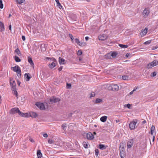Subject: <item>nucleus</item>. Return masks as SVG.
I'll return each instance as SVG.
<instances>
[{
  "instance_id": "f257e3e1",
  "label": "nucleus",
  "mask_w": 158,
  "mask_h": 158,
  "mask_svg": "<svg viewBox=\"0 0 158 158\" xmlns=\"http://www.w3.org/2000/svg\"><path fill=\"white\" fill-rule=\"evenodd\" d=\"M11 69H12V70L14 72H16L17 73V76L19 77H21V70L20 67L19 66L16 65L15 67H12L11 68Z\"/></svg>"
},
{
  "instance_id": "f03ea898",
  "label": "nucleus",
  "mask_w": 158,
  "mask_h": 158,
  "mask_svg": "<svg viewBox=\"0 0 158 158\" xmlns=\"http://www.w3.org/2000/svg\"><path fill=\"white\" fill-rule=\"evenodd\" d=\"M48 59H50V63L49 64V66L51 69L54 67L56 64L57 62L56 59L54 58H50L49 57H47Z\"/></svg>"
},
{
  "instance_id": "7ed1b4c3",
  "label": "nucleus",
  "mask_w": 158,
  "mask_h": 158,
  "mask_svg": "<svg viewBox=\"0 0 158 158\" xmlns=\"http://www.w3.org/2000/svg\"><path fill=\"white\" fill-rule=\"evenodd\" d=\"M157 65H158V61L155 60L148 64L147 66V68L148 69H150Z\"/></svg>"
},
{
  "instance_id": "20e7f679",
  "label": "nucleus",
  "mask_w": 158,
  "mask_h": 158,
  "mask_svg": "<svg viewBox=\"0 0 158 158\" xmlns=\"http://www.w3.org/2000/svg\"><path fill=\"white\" fill-rule=\"evenodd\" d=\"M137 123V121H134L131 122L129 123V128L131 130L134 129L135 127V125Z\"/></svg>"
},
{
  "instance_id": "39448f33",
  "label": "nucleus",
  "mask_w": 158,
  "mask_h": 158,
  "mask_svg": "<svg viewBox=\"0 0 158 158\" xmlns=\"http://www.w3.org/2000/svg\"><path fill=\"white\" fill-rule=\"evenodd\" d=\"M35 105L37 107L41 110H44L45 109V106L43 103L37 102Z\"/></svg>"
},
{
  "instance_id": "423d86ee",
  "label": "nucleus",
  "mask_w": 158,
  "mask_h": 158,
  "mask_svg": "<svg viewBox=\"0 0 158 158\" xmlns=\"http://www.w3.org/2000/svg\"><path fill=\"white\" fill-rule=\"evenodd\" d=\"M150 13V11L149 9L146 8L142 12V15L144 17H146Z\"/></svg>"
},
{
  "instance_id": "0eeeda50",
  "label": "nucleus",
  "mask_w": 158,
  "mask_h": 158,
  "mask_svg": "<svg viewBox=\"0 0 158 158\" xmlns=\"http://www.w3.org/2000/svg\"><path fill=\"white\" fill-rule=\"evenodd\" d=\"M60 100V98L54 97L51 98L50 99V102L51 103L57 102H59Z\"/></svg>"
},
{
  "instance_id": "6e6552de",
  "label": "nucleus",
  "mask_w": 158,
  "mask_h": 158,
  "mask_svg": "<svg viewBox=\"0 0 158 158\" xmlns=\"http://www.w3.org/2000/svg\"><path fill=\"white\" fill-rule=\"evenodd\" d=\"M98 37L99 40L104 41L107 39L108 36L106 35L103 34L100 35Z\"/></svg>"
},
{
  "instance_id": "1a4fd4ad",
  "label": "nucleus",
  "mask_w": 158,
  "mask_h": 158,
  "mask_svg": "<svg viewBox=\"0 0 158 158\" xmlns=\"http://www.w3.org/2000/svg\"><path fill=\"white\" fill-rule=\"evenodd\" d=\"M10 82L11 86L12 87V89H15V88H16V84L15 81L13 79L10 78Z\"/></svg>"
},
{
  "instance_id": "9d476101",
  "label": "nucleus",
  "mask_w": 158,
  "mask_h": 158,
  "mask_svg": "<svg viewBox=\"0 0 158 158\" xmlns=\"http://www.w3.org/2000/svg\"><path fill=\"white\" fill-rule=\"evenodd\" d=\"M69 18L71 19V21H70V22L71 23H73L77 21V18L75 15H71L69 16Z\"/></svg>"
},
{
  "instance_id": "9b49d317",
  "label": "nucleus",
  "mask_w": 158,
  "mask_h": 158,
  "mask_svg": "<svg viewBox=\"0 0 158 158\" xmlns=\"http://www.w3.org/2000/svg\"><path fill=\"white\" fill-rule=\"evenodd\" d=\"M19 111V109L18 108H14L12 109L10 111V113L12 114H14L16 113H18Z\"/></svg>"
},
{
  "instance_id": "f8f14e48",
  "label": "nucleus",
  "mask_w": 158,
  "mask_h": 158,
  "mask_svg": "<svg viewBox=\"0 0 158 158\" xmlns=\"http://www.w3.org/2000/svg\"><path fill=\"white\" fill-rule=\"evenodd\" d=\"M110 87L113 91H118L119 89V86L116 84L112 85Z\"/></svg>"
},
{
  "instance_id": "ddd939ff",
  "label": "nucleus",
  "mask_w": 158,
  "mask_h": 158,
  "mask_svg": "<svg viewBox=\"0 0 158 158\" xmlns=\"http://www.w3.org/2000/svg\"><path fill=\"white\" fill-rule=\"evenodd\" d=\"M148 29L145 28L144 29H142L140 33V35L141 37L145 35L147 33Z\"/></svg>"
},
{
  "instance_id": "4468645a",
  "label": "nucleus",
  "mask_w": 158,
  "mask_h": 158,
  "mask_svg": "<svg viewBox=\"0 0 158 158\" xmlns=\"http://www.w3.org/2000/svg\"><path fill=\"white\" fill-rule=\"evenodd\" d=\"M86 137L88 139L92 140L94 138L93 135L91 132H89L87 133Z\"/></svg>"
},
{
  "instance_id": "2eb2a0df",
  "label": "nucleus",
  "mask_w": 158,
  "mask_h": 158,
  "mask_svg": "<svg viewBox=\"0 0 158 158\" xmlns=\"http://www.w3.org/2000/svg\"><path fill=\"white\" fill-rule=\"evenodd\" d=\"M18 113L19 115H20L21 116H22L23 117H28L29 116V114L28 113H23L21 112L19 110V111Z\"/></svg>"
},
{
  "instance_id": "dca6fc26",
  "label": "nucleus",
  "mask_w": 158,
  "mask_h": 158,
  "mask_svg": "<svg viewBox=\"0 0 158 158\" xmlns=\"http://www.w3.org/2000/svg\"><path fill=\"white\" fill-rule=\"evenodd\" d=\"M65 60L64 59L60 57H59V63L60 64H65Z\"/></svg>"
},
{
  "instance_id": "f3484780",
  "label": "nucleus",
  "mask_w": 158,
  "mask_h": 158,
  "mask_svg": "<svg viewBox=\"0 0 158 158\" xmlns=\"http://www.w3.org/2000/svg\"><path fill=\"white\" fill-rule=\"evenodd\" d=\"M4 30V24L1 22L0 21V31L2 32Z\"/></svg>"
},
{
  "instance_id": "a211bd4d",
  "label": "nucleus",
  "mask_w": 158,
  "mask_h": 158,
  "mask_svg": "<svg viewBox=\"0 0 158 158\" xmlns=\"http://www.w3.org/2000/svg\"><path fill=\"white\" fill-rule=\"evenodd\" d=\"M133 140H132L128 141L127 143V148H130L133 145Z\"/></svg>"
},
{
  "instance_id": "6ab92c4d",
  "label": "nucleus",
  "mask_w": 158,
  "mask_h": 158,
  "mask_svg": "<svg viewBox=\"0 0 158 158\" xmlns=\"http://www.w3.org/2000/svg\"><path fill=\"white\" fill-rule=\"evenodd\" d=\"M25 77L26 78V80L28 81L31 78L30 74L29 73H26L24 75Z\"/></svg>"
},
{
  "instance_id": "aec40b11",
  "label": "nucleus",
  "mask_w": 158,
  "mask_h": 158,
  "mask_svg": "<svg viewBox=\"0 0 158 158\" xmlns=\"http://www.w3.org/2000/svg\"><path fill=\"white\" fill-rule=\"evenodd\" d=\"M37 155L38 158H41L42 156V154L40 150H38L37 152Z\"/></svg>"
},
{
  "instance_id": "412c9836",
  "label": "nucleus",
  "mask_w": 158,
  "mask_h": 158,
  "mask_svg": "<svg viewBox=\"0 0 158 158\" xmlns=\"http://www.w3.org/2000/svg\"><path fill=\"white\" fill-rule=\"evenodd\" d=\"M155 131V128L154 125H152L151 128V133L153 135L154 132Z\"/></svg>"
},
{
  "instance_id": "4be33fe9",
  "label": "nucleus",
  "mask_w": 158,
  "mask_h": 158,
  "mask_svg": "<svg viewBox=\"0 0 158 158\" xmlns=\"http://www.w3.org/2000/svg\"><path fill=\"white\" fill-rule=\"evenodd\" d=\"M107 117L106 116H102L100 118V120L103 122H106L107 120Z\"/></svg>"
},
{
  "instance_id": "5701e85b",
  "label": "nucleus",
  "mask_w": 158,
  "mask_h": 158,
  "mask_svg": "<svg viewBox=\"0 0 158 158\" xmlns=\"http://www.w3.org/2000/svg\"><path fill=\"white\" fill-rule=\"evenodd\" d=\"M30 115L32 118H35L37 116V114L35 112H31L30 113Z\"/></svg>"
},
{
  "instance_id": "b1692460",
  "label": "nucleus",
  "mask_w": 158,
  "mask_h": 158,
  "mask_svg": "<svg viewBox=\"0 0 158 158\" xmlns=\"http://www.w3.org/2000/svg\"><path fill=\"white\" fill-rule=\"evenodd\" d=\"M120 151V154H122L123 155H124V149L123 147H121V146L119 148Z\"/></svg>"
},
{
  "instance_id": "393cba45",
  "label": "nucleus",
  "mask_w": 158,
  "mask_h": 158,
  "mask_svg": "<svg viewBox=\"0 0 158 158\" xmlns=\"http://www.w3.org/2000/svg\"><path fill=\"white\" fill-rule=\"evenodd\" d=\"M28 61L29 63L31 65H34V63L32 60V58L30 57H28Z\"/></svg>"
},
{
  "instance_id": "a878e982",
  "label": "nucleus",
  "mask_w": 158,
  "mask_h": 158,
  "mask_svg": "<svg viewBox=\"0 0 158 158\" xmlns=\"http://www.w3.org/2000/svg\"><path fill=\"white\" fill-rule=\"evenodd\" d=\"M116 55L117 54H116L115 52H113L111 53V55L110 54H108L106 55V56L110 57V56H111L113 58H114L116 57Z\"/></svg>"
},
{
  "instance_id": "bb28decb",
  "label": "nucleus",
  "mask_w": 158,
  "mask_h": 158,
  "mask_svg": "<svg viewBox=\"0 0 158 158\" xmlns=\"http://www.w3.org/2000/svg\"><path fill=\"white\" fill-rule=\"evenodd\" d=\"M99 148L101 150L105 149L106 148V147L105 145L104 144H99L98 145Z\"/></svg>"
},
{
  "instance_id": "cd10ccee",
  "label": "nucleus",
  "mask_w": 158,
  "mask_h": 158,
  "mask_svg": "<svg viewBox=\"0 0 158 158\" xmlns=\"http://www.w3.org/2000/svg\"><path fill=\"white\" fill-rule=\"evenodd\" d=\"M56 2L57 3V6L59 8L61 9V8H62V6H61V4L60 3L59 0H55Z\"/></svg>"
},
{
  "instance_id": "c85d7f7f",
  "label": "nucleus",
  "mask_w": 158,
  "mask_h": 158,
  "mask_svg": "<svg viewBox=\"0 0 158 158\" xmlns=\"http://www.w3.org/2000/svg\"><path fill=\"white\" fill-rule=\"evenodd\" d=\"M12 90L13 91V93L17 97L18 96V94L16 90V88H15V89H12Z\"/></svg>"
},
{
  "instance_id": "c756f323",
  "label": "nucleus",
  "mask_w": 158,
  "mask_h": 158,
  "mask_svg": "<svg viewBox=\"0 0 158 158\" xmlns=\"http://www.w3.org/2000/svg\"><path fill=\"white\" fill-rule=\"evenodd\" d=\"M15 60L16 62H19L21 61V60L19 58V57L16 56L14 57Z\"/></svg>"
},
{
  "instance_id": "7c9ffc66",
  "label": "nucleus",
  "mask_w": 158,
  "mask_h": 158,
  "mask_svg": "<svg viewBox=\"0 0 158 158\" xmlns=\"http://www.w3.org/2000/svg\"><path fill=\"white\" fill-rule=\"evenodd\" d=\"M119 46L122 48H126L128 47L127 45H125L123 44H119Z\"/></svg>"
},
{
  "instance_id": "2f4dec72",
  "label": "nucleus",
  "mask_w": 158,
  "mask_h": 158,
  "mask_svg": "<svg viewBox=\"0 0 158 158\" xmlns=\"http://www.w3.org/2000/svg\"><path fill=\"white\" fill-rule=\"evenodd\" d=\"M15 52L17 54V55H19L21 54L18 48H17L15 50Z\"/></svg>"
},
{
  "instance_id": "473e14b6",
  "label": "nucleus",
  "mask_w": 158,
  "mask_h": 158,
  "mask_svg": "<svg viewBox=\"0 0 158 158\" xmlns=\"http://www.w3.org/2000/svg\"><path fill=\"white\" fill-rule=\"evenodd\" d=\"M122 78L124 80H127L128 79L129 77L126 75H123L122 76Z\"/></svg>"
},
{
  "instance_id": "72a5a7b5",
  "label": "nucleus",
  "mask_w": 158,
  "mask_h": 158,
  "mask_svg": "<svg viewBox=\"0 0 158 158\" xmlns=\"http://www.w3.org/2000/svg\"><path fill=\"white\" fill-rule=\"evenodd\" d=\"M102 102V100L101 99L99 98H97L95 100V102L97 103H100Z\"/></svg>"
},
{
  "instance_id": "f704fd0d",
  "label": "nucleus",
  "mask_w": 158,
  "mask_h": 158,
  "mask_svg": "<svg viewBox=\"0 0 158 158\" xmlns=\"http://www.w3.org/2000/svg\"><path fill=\"white\" fill-rule=\"evenodd\" d=\"M17 1L19 4H21L25 1V0H17Z\"/></svg>"
},
{
  "instance_id": "c9c22d12",
  "label": "nucleus",
  "mask_w": 158,
  "mask_h": 158,
  "mask_svg": "<svg viewBox=\"0 0 158 158\" xmlns=\"http://www.w3.org/2000/svg\"><path fill=\"white\" fill-rule=\"evenodd\" d=\"M83 145L85 148H88V144L86 142H83Z\"/></svg>"
},
{
  "instance_id": "e433bc0d",
  "label": "nucleus",
  "mask_w": 158,
  "mask_h": 158,
  "mask_svg": "<svg viewBox=\"0 0 158 158\" xmlns=\"http://www.w3.org/2000/svg\"><path fill=\"white\" fill-rule=\"evenodd\" d=\"M3 5L2 4V0H0V8L1 9L3 8Z\"/></svg>"
},
{
  "instance_id": "4c0bfd02",
  "label": "nucleus",
  "mask_w": 158,
  "mask_h": 158,
  "mask_svg": "<svg viewBox=\"0 0 158 158\" xmlns=\"http://www.w3.org/2000/svg\"><path fill=\"white\" fill-rule=\"evenodd\" d=\"M151 40H148L146 42H145L144 44L147 45L150 44L151 43Z\"/></svg>"
},
{
  "instance_id": "58836bf2",
  "label": "nucleus",
  "mask_w": 158,
  "mask_h": 158,
  "mask_svg": "<svg viewBox=\"0 0 158 158\" xmlns=\"http://www.w3.org/2000/svg\"><path fill=\"white\" fill-rule=\"evenodd\" d=\"M48 143L50 144H52L54 143V140L52 139H49L48 141Z\"/></svg>"
},
{
  "instance_id": "ea45409f",
  "label": "nucleus",
  "mask_w": 158,
  "mask_h": 158,
  "mask_svg": "<svg viewBox=\"0 0 158 158\" xmlns=\"http://www.w3.org/2000/svg\"><path fill=\"white\" fill-rule=\"evenodd\" d=\"M80 44V45H80V46H84L85 45V42H80V44Z\"/></svg>"
},
{
  "instance_id": "a19ab883",
  "label": "nucleus",
  "mask_w": 158,
  "mask_h": 158,
  "mask_svg": "<svg viewBox=\"0 0 158 158\" xmlns=\"http://www.w3.org/2000/svg\"><path fill=\"white\" fill-rule=\"evenodd\" d=\"M75 41L76 43L77 44L80 45V41L77 38H76L75 39Z\"/></svg>"
},
{
  "instance_id": "79ce46f5",
  "label": "nucleus",
  "mask_w": 158,
  "mask_h": 158,
  "mask_svg": "<svg viewBox=\"0 0 158 158\" xmlns=\"http://www.w3.org/2000/svg\"><path fill=\"white\" fill-rule=\"evenodd\" d=\"M95 155L97 156L98 155L99 150L98 149H96L95 150Z\"/></svg>"
},
{
  "instance_id": "37998d69",
  "label": "nucleus",
  "mask_w": 158,
  "mask_h": 158,
  "mask_svg": "<svg viewBox=\"0 0 158 158\" xmlns=\"http://www.w3.org/2000/svg\"><path fill=\"white\" fill-rule=\"evenodd\" d=\"M95 96V93L94 92H91L90 94V98L94 97Z\"/></svg>"
},
{
  "instance_id": "c03bdc74",
  "label": "nucleus",
  "mask_w": 158,
  "mask_h": 158,
  "mask_svg": "<svg viewBox=\"0 0 158 158\" xmlns=\"http://www.w3.org/2000/svg\"><path fill=\"white\" fill-rule=\"evenodd\" d=\"M69 37L70 38L72 41H73V35L71 34H69Z\"/></svg>"
},
{
  "instance_id": "a18cd8bd",
  "label": "nucleus",
  "mask_w": 158,
  "mask_h": 158,
  "mask_svg": "<svg viewBox=\"0 0 158 158\" xmlns=\"http://www.w3.org/2000/svg\"><path fill=\"white\" fill-rule=\"evenodd\" d=\"M82 54V52L81 50H79L77 52V55L80 56Z\"/></svg>"
},
{
  "instance_id": "49530a36",
  "label": "nucleus",
  "mask_w": 158,
  "mask_h": 158,
  "mask_svg": "<svg viewBox=\"0 0 158 158\" xmlns=\"http://www.w3.org/2000/svg\"><path fill=\"white\" fill-rule=\"evenodd\" d=\"M137 89V88H135V89H134L132 91H131V92H130L129 93V94L130 95H131L133 93H134V92Z\"/></svg>"
},
{
  "instance_id": "de8ad7c7",
  "label": "nucleus",
  "mask_w": 158,
  "mask_h": 158,
  "mask_svg": "<svg viewBox=\"0 0 158 158\" xmlns=\"http://www.w3.org/2000/svg\"><path fill=\"white\" fill-rule=\"evenodd\" d=\"M62 128L64 130L65 128H66V124H62Z\"/></svg>"
},
{
  "instance_id": "09e8293b",
  "label": "nucleus",
  "mask_w": 158,
  "mask_h": 158,
  "mask_svg": "<svg viewBox=\"0 0 158 158\" xmlns=\"http://www.w3.org/2000/svg\"><path fill=\"white\" fill-rule=\"evenodd\" d=\"M67 85L68 88H71V85L70 84H68V83H67Z\"/></svg>"
},
{
  "instance_id": "8fccbe9b",
  "label": "nucleus",
  "mask_w": 158,
  "mask_h": 158,
  "mask_svg": "<svg viewBox=\"0 0 158 158\" xmlns=\"http://www.w3.org/2000/svg\"><path fill=\"white\" fill-rule=\"evenodd\" d=\"M43 136L45 138H47L48 137V135L47 133H44L43 135Z\"/></svg>"
},
{
  "instance_id": "3c124183",
  "label": "nucleus",
  "mask_w": 158,
  "mask_h": 158,
  "mask_svg": "<svg viewBox=\"0 0 158 158\" xmlns=\"http://www.w3.org/2000/svg\"><path fill=\"white\" fill-rule=\"evenodd\" d=\"M156 72H154L152 73V75L153 77H154L156 76Z\"/></svg>"
},
{
  "instance_id": "603ef678",
  "label": "nucleus",
  "mask_w": 158,
  "mask_h": 158,
  "mask_svg": "<svg viewBox=\"0 0 158 158\" xmlns=\"http://www.w3.org/2000/svg\"><path fill=\"white\" fill-rule=\"evenodd\" d=\"M131 55V54L130 53H127L126 55V57H128L130 56Z\"/></svg>"
},
{
  "instance_id": "864d4df0",
  "label": "nucleus",
  "mask_w": 158,
  "mask_h": 158,
  "mask_svg": "<svg viewBox=\"0 0 158 158\" xmlns=\"http://www.w3.org/2000/svg\"><path fill=\"white\" fill-rule=\"evenodd\" d=\"M22 38L23 41H24L25 40V37L23 35L22 37Z\"/></svg>"
},
{
  "instance_id": "5fc2aeb1",
  "label": "nucleus",
  "mask_w": 158,
  "mask_h": 158,
  "mask_svg": "<svg viewBox=\"0 0 158 158\" xmlns=\"http://www.w3.org/2000/svg\"><path fill=\"white\" fill-rule=\"evenodd\" d=\"M127 106L128 108H130L131 105L130 104H128L126 105Z\"/></svg>"
},
{
  "instance_id": "6e6d98bb",
  "label": "nucleus",
  "mask_w": 158,
  "mask_h": 158,
  "mask_svg": "<svg viewBox=\"0 0 158 158\" xmlns=\"http://www.w3.org/2000/svg\"><path fill=\"white\" fill-rule=\"evenodd\" d=\"M62 69H63V67L62 66H60L58 69V70H59V71H60L62 70Z\"/></svg>"
},
{
  "instance_id": "4d7b16f0",
  "label": "nucleus",
  "mask_w": 158,
  "mask_h": 158,
  "mask_svg": "<svg viewBox=\"0 0 158 158\" xmlns=\"http://www.w3.org/2000/svg\"><path fill=\"white\" fill-rule=\"evenodd\" d=\"M29 140L31 142H34L33 139L31 138H30Z\"/></svg>"
},
{
  "instance_id": "13d9d810",
  "label": "nucleus",
  "mask_w": 158,
  "mask_h": 158,
  "mask_svg": "<svg viewBox=\"0 0 158 158\" xmlns=\"http://www.w3.org/2000/svg\"><path fill=\"white\" fill-rule=\"evenodd\" d=\"M9 30H10V31H11V25H10V26H9Z\"/></svg>"
},
{
  "instance_id": "bf43d9fd",
  "label": "nucleus",
  "mask_w": 158,
  "mask_h": 158,
  "mask_svg": "<svg viewBox=\"0 0 158 158\" xmlns=\"http://www.w3.org/2000/svg\"><path fill=\"white\" fill-rule=\"evenodd\" d=\"M124 155H123L122 154H120V156L121 158H124Z\"/></svg>"
},
{
  "instance_id": "052dcab7",
  "label": "nucleus",
  "mask_w": 158,
  "mask_h": 158,
  "mask_svg": "<svg viewBox=\"0 0 158 158\" xmlns=\"http://www.w3.org/2000/svg\"><path fill=\"white\" fill-rule=\"evenodd\" d=\"M146 123V121L144 120L142 122V124H145Z\"/></svg>"
},
{
  "instance_id": "680f3d73",
  "label": "nucleus",
  "mask_w": 158,
  "mask_h": 158,
  "mask_svg": "<svg viewBox=\"0 0 158 158\" xmlns=\"http://www.w3.org/2000/svg\"><path fill=\"white\" fill-rule=\"evenodd\" d=\"M89 37L88 36H86L85 37V39L86 40H87L89 39Z\"/></svg>"
},
{
  "instance_id": "e2e57ef3",
  "label": "nucleus",
  "mask_w": 158,
  "mask_h": 158,
  "mask_svg": "<svg viewBox=\"0 0 158 158\" xmlns=\"http://www.w3.org/2000/svg\"><path fill=\"white\" fill-rule=\"evenodd\" d=\"M155 136H153V139H152V141L153 142H154V140H155Z\"/></svg>"
},
{
  "instance_id": "0e129e2a",
  "label": "nucleus",
  "mask_w": 158,
  "mask_h": 158,
  "mask_svg": "<svg viewBox=\"0 0 158 158\" xmlns=\"http://www.w3.org/2000/svg\"><path fill=\"white\" fill-rule=\"evenodd\" d=\"M21 82L19 81H18V84L19 85H20Z\"/></svg>"
},
{
  "instance_id": "69168bd1",
  "label": "nucleus",
  "mask_w": 158,
  "mask_h": 158,
  "mask_svg": "<svg viewBox=\"0 0 158 158\" xmlns=\"http://www.w3.org/2000/svg\"><path fill=\"white\" fill-rule=\"evenodd\" d=\"M72 113H70V114H69V116H72Z\"/></svg>"
},
{
  "instance_id": "338daca9",
  "label": "nucleus",
  "mask_w": 158,
  "mask_h": 158,
  "mask_svg": "<svg viewBox=\"0 0 158 158\" xmlns=\"http://www.w3.org/2000/svg\"><path fill=\"white\" fill-rule=\"evenodd\" d=\"M11 16V14H10L9 15V17H10Z\"/></svg>"
},
{
  "instance_id": "774afa93",
  "label": "nucleus",
  "mask_w": 158,
  "mask_h": 158,
  "mask_svg": "<svg viewBox=\"0 0 158 158\" xmlns=\"http://www.w3.org/2000/svg\"><path fill=\"white\" fill-rule=\"evenodd\" d=\"M94 133V134H95V135H96V132H94V133Z\"/></svg>"
}]
</instances>
